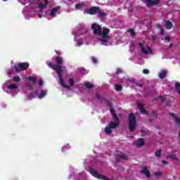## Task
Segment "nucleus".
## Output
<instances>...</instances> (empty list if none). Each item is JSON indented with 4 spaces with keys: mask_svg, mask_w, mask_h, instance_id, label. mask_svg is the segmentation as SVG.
<instances>
[{
    "mask_svg": "<svg viewBox=\"0 0 180 180\" xmlns=\"http://www.w3.org/2000/svg\"><path fill=\"white\" fill-rule=\"evenodd\" d=\"M47 65L58 73L60 85L63 86V88H66V89H70L71 86L65 85V83L64 82V78H63V75H60V70L58 65L53 64L51 62H50L47 64Z\"/></svg>",
    "mask_w": 180,
    "mask_h": 180,
    "instance_id": "nucleus-1",
    "label": "nucleus"
},
{
    "mask_svg": "<svg viewBox=\"0 0 180 180\" xmlns=\"http://www.w3.org/2000/svg\"><path fill=\"white\" fill-rule=\"evenodd\" d=\"M128 127L131 133L137 129V118L134 113H130L128 115Z\"/></svg>",
    "mask_w": 180,
    "mask_h": 180,
    "instance_id": "nucleus-2",
    "label": "nucleus"
},
{
    "mask_svg": "<svg viewBox=\"0 0 180 180\" xmlns=\"http://www.w3.org/2000/svg\"><path fill=\"white\" fill-rule=\"evenodd\" d=\"M29 63H20L17 65H15L14 68L15 72H20V71H26L29 68Z\"/></svg>",
    "mask_w": 180,
    "mask_h": 180,
    "instance_id": "nucleus-3",
    "label": "nucleus"
},
{
    "mask_svg": "<svg viewBox=\"0 0 180 180\" xmlns=\"http://www.w3.org/2000/svg\"><path fill=\"white\" fill-rule=\"evenodd\" d=\"M98 11H99V7L92 6L91 8H86L84 12V15H96Z\"/></svg>",
    "mask_w": 180,
    "mask_h": 180,
    "instance_id": "nucleus-4",
    "label": "nucleus"
},
{
    "mask_svg": "<svg viewBox=\"0 0 180 180\" xmlns=\"http://www.w3.org/2000/svg\"><path fill=\"white\" fill-rule=\"evenodd\" d=\"M91 29L92 30H94V34H96V36H102V27H101V25L96 23H94L91 25Z\"/></svg>",
    "mask_w": 180,
    "mask_h": 180,
    "instance_id": "nucleus-5",
    "label": "nucleus"
},
{
    "mask_svg": "<svg viewBox=\"0 0 180 180\" xmlns=\"http://www.w3.org/2000/svg\"><path fill=\"white\" fill-rule=\"evenodd\" d=\"M55 60H56V64H55V65H58L59 70H60V75H63V72H64V70H63V68L61 67V65H63L64 64V60H63V57L57 56L55 58Z\"/></svg>",
    "mask_w": 180,
    "mask_h": 180,
    "instance_id": "nucleus-6",
    "label": "nucleus"
},
{
    "mask_svg": "<svg viewBox=\"0 0 180 180\" xmlns=\"http://www.w3.org/2000/svg\"><path fill=\"white\" fill-rule=\"evenodd\" d=\"M138 46H139V47H140L143 54L147 55V54H150V53H153V50H151V48L150 46H147L146 49V48H144V46H143L144 44L141 42H139L138 44Z\"/></svg>",
    "mask_w": 180,
    "mask_h": 180,
    "instance_id": "nucleus-7",
    "label": "nucleus"
},
{
    "mask_svg": "<svg viewBox=\"0 0 180 180\" xmlns=\"http://www.w3.org/2000/svg\"><path fill=\"white\" fill-rule=\"evenodd\" d=\"M160 0H145V4L147 8H151L155 6V5H160Z\"/></svg>",
    "mask_w": 180,
    "mask_h": 180,
    "instance_id": "nucleus-8",
    "label": "nucleus"
},
{
    "mask_svg": "<svg viewBox=\"0 0 180 180\" xmlns=\"http://www.w3.org/2000/svg\"><path fill=\"white\" fill-rule=\"evenodd\" d=\"M115 122H110L109 123V127H110L111 129H116L117 127V126H119V124H120V121L119 120V118L114 119Z\"/></svg>",
    "mask_w": 180,
    "mask_h": 180,
    "instance_id": "nucleus-9",
    "label": "nucleus"
},
{
    "mask_svg": "<svg viewBox=\"0 0 180 180\" xmlns=\"http://www.w3.org/2000/svg\"><path fill=\"white\" fill-rule=\"evenodd\" d=\"M60 9H61V7L60 6L53 8L51 11L50 16H51L52 18H56V16H57L56 13L57 12H58V11H60Z\"/></svg>",
    "mask_w": 180,
    "mask_h": 180,
    "instance_id": "nucleus-10",
    "label": "nucleus"
},
{
    "mask_svg": "<svg viewBox=\"0 0 180 180\" xmlns=\"http://www.w3.org/2000/svg\"><path fill=\"white\" fill-rule=\"evenodd\" d=\"M110 32V29L103 27V30H101V36H103L104 37L109 38V33Z\"/></svg>",
    "mask_w": 180,
    "mask_h": 180,
    "instance_id": "nucleus-11",
    "label": "nucleus"
},
{
    "mask_svg": "<svg viewBox=\"0 0 180 180\" xmlns=\"http://www.w3.org/2000/svg\"><path fill=\"white\" fill-rule=\"evenodd\" d=\"M169 116H172V117H173L176 125L180 126V117H176V114L174 112H169Z\"/></svg>",
    "mask_w": 180,
    "mask_h": 180,
    "instance_id": "nucleus-12",
    "label": "nucleus"
},
{
    "mask_svg": "<svg viewBox=\"0 0 180 180\" xmlns=\"http://www.w3.org/2000/svg\"><path fill=\"white\" fill-rule=\"evenodd\" d=\"M140 174H143L146 178H150L151 176V173L147 167H144L142 170L140 171Z\"/></svg>",
    "mask_w": 180,
    "mask_h": 180,
    "instance_id": "nucleus-13",
    "label": "nucleus"
},
{
    "mask_svg": "<svg viewBox=\"0 0 180 180\" xmlns=\"http://www.w3.org/2000/svg\"><path fill=\"white\" fill-rule=\"evenodd\" d=\"M144 144V139H139L134 142V145L136 146V147H143Z\"/></svg>",
    "mask_w": 180,
    "mask_h": 180,
    "instance_id": "nucleus-14",
    "label": "nucleus"
},
{
    "mask_svg": "<svg viewBox=\"0 0 180 180\" xmlns=\"http://www.w3.org/2000/svg\"><path fill=\"white\" fill-rule=\"evenodd\" d=\"M110 39V37H105L104 36H102V38H98V41H101V44L103 46H108L105 43L108 42V39Z\"/></svg>",
    "mask_w": 180,
    "mask_h": 180,
    "instance_id": "nucleus-15",
    "label": "nucleus"
},
{
    "mask_svg": "<svg viewBox=\"0 0 180 180\" xmlns=\"http://www.w3.org/2000/svg\"><path fill=\"white\" fill-rule=\"evenodd\" d=\"M37 94H39V90H36L34 92L30 93L27 96L28 99H34V98H36V96H37Z\"/></svg>",
    "mask_w": 180,
    "mask_h": 180,
    "instance_id": "nucleus-16",
    "label": "nucleus"
},
{
    "mask_svg": "<svg viewBox=\"0 0 180 180\" xmlns=\"http://www.w3.org/2000/svg\"><path fill=\"white\" fill-rule=\"evenodd\" d=\"M46 95H47V91L45 90H41L40 94L37 93V98H39V99H43Z\"/></svg>",
    "mask_w": 180,
    "mask_h": 180,
    "instance_id": "nucleus-17",
    "label": "nucleus"
},
{
    "mask_svg": "<svg viewBox=\"0 0 180 180\" xmlns=\"http://www.w3.org/2000/svg\"><path fill=\"white\" fill-rule=\"evenodd\" d=\"M138 109L141 111V113H147V110H145L144 107L143 106V104L141 103H137Z\"/></svg>",
    "mask_w": 180,
    "mask_h": 180,
    "instance_id": "nucleus-18",
    "label": "nucleus"
},
{
    "mask_svg": "<svg viewBox=\"0 0 180 180\" xmlns=\"http://www.w3.org/2000/svg\"><path fill=\"white\" fill-rule=\"evenodd\" d=\"M117 161H120V160H127V155L126 154L117 155L115 157Z\"/></svg>",
    "mask_w": 180,
    "mask_h": 180,
    "instance_id": "nucleus-19",
    "label": "nucleus"
},
{
    "mask_svg": "<svg viewBox=\"0 0 180 180\" xmlns=\"http://www.w3.org/2000/svg\"><path fill=\"white\" fill-rule=\"evenodd\" d=\"M98 13L99 18H105V16H108V13H105L103 11L101 10L98 7V11L97 12Z\"/></svg>",
    "mask_w": 180,
    "mask_h": 180,
    "instance_id": "nucleus-20",
    "label": "nucleus"
},
{
    "mask_svg": "<svg viewBox=\"0 0 180 180\" xmlns=\"http://www.w3.org/2000/svg\"><path fill=\"white\" fill-rule=\"evenodd\" d=\"M165 26L168 30H169L172 27H174V25L169 20H166Z\"/></svg>",
    "mask_w": 180,
    "mask_h": 180,
    "instance_id": "nucleus-21",
    "label": "nucleus"
},
{
    "mask_svg": "<svg viewBox=\"0 0 180 180\" xmlns=\"http://www.w3.org/2000/svg\"><path fill=\"white\" fill-rule=\"evenodd\" d=\"M110 113H111V115H112L113 119H116V120L119 119V117H117V114H116V113L115 112V110L113 109V107H112L111 108H110Z\"/></svg>",
    "mask_w": 180,
    "mask_h": 180,
    "instance_id": "nucleus-22",
    "label": "nucleus"
},
{
    "mask_svg": "<svg viewBox=\"0 0 180 180\" xmlns=\"http://www.w3.org/2000/svg\"><path fill=\"white\" fill-rule=\"evenodd\" d=\"M84 86H85L86 89H94V88H95L94 84H92V83H91V82H86L84 84Z\"/></svg>",
    "mask_w": 180,
    "mask_h": 180,
    "instance_id": "nucleus-23",
    "label": "nucleus"
},
{
    "mask_svg": "<svg viewBox=\"0 0 180 180\" xmlns=\"http://www.w3.org/2000/svg\"><path fill=\"white\" fill-rule=\"evenodd\" d=\"M165 77H167V71H165V70H162V71L159 73V78H160L161 79H164V78H165Z\"/></svg>",
    "mask_w": 180,
    "mask_h": 180,
    "instance_id": "nucleus-24",
    "label": "nucleus"
},
{
    "mask_svg": "<svg viewBox=\"0 0 180 180\" xmlns=\"http://www.w3.org/2000/svg\"><path fill=\"white\" fill-rule=\"evenodd\" d=\"M105 131L106 134H108V136H110V134H112V128L109 126L105 127Z\"/></svg>",
    "mask_w": 180,
    "mask_h": 180,
    "instance_id": "nucleus-25",
    "label": "nucleus"
},
{
    "mask_svg": "<svg viewBox=\"0 0 180 180\" xmlns=\"http://www.w3.org/2000/svg\"><path fill=\"white\" fill-rule=\"evenodd\" d=\"M84 6H85V3L77 4L75 6V9H82V8H84Z\"/></svg>",
    "mask_w": 180,
    "mask_h": 180,
    "instance_id": "nucleus-26",
    "label": "nucleus"
},
{
    "mask_svg": "<svg viewBox=\"0 0 180 180\" xmlns=\"http://www.w3.org/2000/svg\"><path fill=\"white\" fill-rule=\"evenodd\" d=\"M8 89H11V91H13L15 89H18V85L13 84H10L7 86Z\"/></svg>",
    "mask_w": 180,
    "mask_h": 180,
    "instance_id": "nucleus-27",
    "label": "nucleus"
},
{
    "mask_svg": "<svg viewBox=\"0 0 180 180\" xmlns=\"http://www.w3.org/2000/svg\"><path fill=\"white\" fill-rule=\"evenodd\" d=\"M162 154V150L159 149L158 150L155 151V155L158 158H160L161 157V155Z\"/></svg>",
    "mask_w": 180,
    "mask_h": 180,
    "instance_id": "nucleus-28",
    "label": "nucleus"
},
{
    "mask_svg": "<svg viewBox=\"0 0 180 180\" xmlns=\"http://www.w3.org/2000/svg\"><path fill=\"white\" fill-rule=\"evenodd\" d=\"M102 101H105V102H106V105L107 106H108V108H113V105H112V102H110V101L107 100L106 98H102Z\"/></svg>",
    "mask_w": 180,
    "mask_h": 180,
    "instance_id": "nucleus-29",
    "label": "nucleus"
},
{
    "mask_svg": "<svg viewBox=\"0 0 180 180\" xmlns=\"http://www.w3.org/2000/svg\"><path fill=\"white\" fill-rule=\"evenodd\" d=\"M175 89H176L177 94H179V95L180 96V83L179 82L176 83Z\"/></svg>",
    "mask_w": 180,
    "mask_h": 180,
    "instance_id": "nucleus-30",
    "label": "nucleus"
},
{
    "mask_svg": "<svg viewBox=\"0 0 180 180\" xmlns=\"http://www.w3.org/2000/svg\"><path fill=\"white\" fill-rule=\"evenodd\" d=\"M28 81H32V84H36L37 79L36 77H33L32 76L27 77L26 78Z\"/></svg>",
    "mask_w": 180,
    "mask_h": 180,
    "instance_id": "nucleus-31",
    "label": "nucleus"
},
{
    "mask_svg": "<svg viewBox=\"0 0 180 180\" xmlns=\"http://www.w3.org/2000/svg\"><path fill=\"white\" fill-rule=\"evenodd\" d=\"M47 5H49V3L47 1H46V3L44 4H43V3H39L38 7L43 8H46L47 6Z\"/></svg>",
    "mask_w": 180,
    "mask_h": 180,
    "instance_id": "nucleus-32",
    "label": "nucleus"
},
{
    "mask_svg": "<svg viewBox=\"0 0 180 180\" xmlns=\"http://www.w3.org/2000/svg\"><path fill=\"white\" fill-rule=\"evenodd\" d=\"M128 32L130 33L131 36L133 37L136 36V31L134 29L128 30Z\"/></svg>",
    "mask_w": 180,
    "mask_h": 180,
    "instance_id": "nucleus-33",
    "label": "nucleus"
},
{
    "mask_svg": "<svg viewBox=\"0 0 180 180\" xmlns=\"http://www.w3.org/2000/svg\"><path fill=\"white\" fill-rule=\"evenodd\" d=\"M169 158H171L172 160H174V161H179V158H178V157H176V155L174 154L170 155Z\"/></svg>",
    "mask_w": 180,
    "mask_h": 180,
    "instance_id": "nucleus-34",
    "label": "nucleus"
},
{
    "mask_svg": "<svg viewBox=\"0 0 180 180\" xmlns=\"http://www.w3.org/2000/svg\"><path fill=\"white\" fill-rule=\"evenodd\" d=\"M15 82H20V77L19 76H15L13 79Z\"/></svg>",
    "mask_w": 180,
    "mask_h": 180,
    "instance_id": "nucleus-35",
    "label": "nucleus"
},
{
    "mask_svg": "<svg viewBox=\"0 0 180 180\" xmlns=\"http://www.w3.org/2000/svg\"><path fill=\"white\" fill-rule=\"evenodd\" d=\"M122 85H118V84L115 85V91H117L118 92H120V91H122Z\"/></svg>",
    "mask_w": 180,
    "mask_h": 180,
    "instance_id": "nucleus-36",
    "label": "nucleus"
},
{
    "mask_svg": "<svg viewBox=\"0 0 180 180\" xmlns=\"http://www.w3.org/2000/svg\"><path fill=\"white\" fill-rule=\"evenodd\" d=\"M155 176H158V177H160V176H162V173H161V172H156L155 174H154Z\"/></svg>",
    "mask_w": 180,
    "mask_h": 180,
    "instance_id": "nucleus-37",
    "label": "nucleus"
},
{
    "mask_svg": "<svg viewBox=\"0 0 180 180\" xmlns=\"http://www.w3.org/2000/svg\"><path fill=\"white\" fill-rule=\"evenodd\" d=\"M91 61L94 63V64H96L98 63V60L95 57L91 58Z\"/></svg>",
    "mask_w": 180,
    "mask_h": 180,
    "instance_id": "nucleus-38",
    "label": "nucleus"
},
{
    "mask_svg": "<svg viewBox=\"0 0 180 180\" xmlns=\"http://www.w3.org/2000/svg\"><path fill=\"white\" fill-rule=\"evenodd\" d=\"M152 116H153V117L157 118V117H158V114H157V112L153 111V112H152Z\"/></svg>",
    "mask_w": 180,
    "mask_h": 180,
    "instance_id": "nucleus-39",
    "label": "nucleus"
},
{
    "mask_svg": "<svg viewBox=\"0 0 180 180\" xmlns=\"http://www.w3.org/2000/svg\"><path fill=\"white\" fill-rule=\"evenodd\" d=\"M96 99H102V97L101 96V94H99V93L96 94Z\"/></svg>",
    "mask_w": 180,
    "mask_h": 180,
    "instance_id": "nucleus-40",
    "label": "nucleus"
},
{
    "mask_svg": "<svg viewBox=\"0 0 180 180\" xmlns=\"http://www.w3.org/2000/svg\"><path fill=\"white\" fill-rule=\"evenodd\" d=\"M69 84H70V86H72V85H74V79H70Z\"/></svg>",
    "mask_w": 180,
    "mask_h": 180,
    "instance_id": "nucleus-41",
    "label": "nucleus"
},
{
    "mask_svg": "<svg viewBox=\"0 0 180 180\" xmlns=\"http://www.w3.org/2000/svg\"><path fill=\"white\" fill-rule=\"evenodd\" d=\"M160 99L161 102H162V103L165 102V98H164V96H160Z\"/></svg>",
    "mask_w": 180,
    "mask_h": 180,
    "instance_id": "nucleus-42",
    "label": "nucleus"
},
{
    "mask_svg": "<svg viewBox=\"0 0 180 180\" xmlns=\"http://www.w3.org/2000/svg\"><path fill=\"white\" fill-rule=\"evenodd\" d=\"M122 72H123L122 69H117L116 74H122Z\"/></svg>",
    "mask_w": 180,
    "mask_h": 180,
    "instance_id": "nucleus-43",
    "label": "nucleus"
},
{
    "mask_svg": "<svg viewBox=\"0 0 180 180\" xmlns=\"http://www.w3.org/2000/svg\"><path fill=\"white\" fill-rule=\"evenodd\" d=\"M143 74H150V70H147V69H144L143 70Z\"/></svg>",
    "mask_w": 180,
    "mask_h": 180,
    "instance_id": "nucleus-44",
    "label": "nucleus"
},
{
    "mask_svg": "<svg viewBox=\"0 0 180 180\" xmlns=\"http://www.w3.org/2000/svg\"><path fill=\"white\" fill-rule=\"evenodd\" d=\"M38 85H39V86H41L43 85V80L40 79V80L39 81Z\"/></svg>",
    "mask_w": 180,
    "mask_h": 180,
    "instance_id": "nucleus-45",
    "label": "nucleus"
},
{
    "mask_svg": "<svg viewBox=\"0 0 180 180\" xmlns=\"http://www.w3.org/2000/svg\"><path fill=\"white\" fill-rule=\"evenodd\" d=\"M160 29V34H164V30L162 29V27H161V26H159Z\"/></svg>",
    "mask_w": 180,
    "mask_h": 180,
    "instance_id": "nucleus-46",
    "label": "nucleus"
},
{
    "mask_svg": "<svg viewBox=\"0 0 180 180\" xmlns=\"http://www.w3.org/2000/svg\"><path fill=\"white\" fill-rule=\"evenodd\" d=\"M152 41H155V40H157V37H155V36H152Z\"/></svg>",
    "mask_w": 180,
    "mask_h": 180,
    "instance_id": "nucleus-47",
    "label": "nucleus"
},
{
    "mask_svg": "<svg viewBox=\"0 0 180 180\" xmlns=\"http://www.w3.org/2000/svg\"><path fill=\"white\" fill-rule=\"evenodd\" d=\"M162 164H165L166 165H168V161L167 160H162Z\"/></svg>",
    "mask_w": 180,
    "mask_h": 180,
    "instance_id": "nucleus-48",
    "label": "nucleus"
},
{
    "mask_svg": "<svg viewBox=\"0 0 180 180\" xmlns=\"http://www.w3.org/2000/svg\"><path fill=\"white\" fill-rule=\"evenodd\" d=\"M165 40H171V37H165Z\"/></svg>",
    "mask_w": 180,
    "mask_h": 180,
    "instance_id": "nucleus-49",
    "label": "nucleus"
},
{
    "mask_svg": "<svg viewBox=\"0 0 180 180\" xmlns=\"http://www.w3.org/2000/svg\"><path fill=\"white\" fill-rule=\"evenodd\" d=\"M172 46H174V44H169V49L172 48Z\"/></svg>",
    "mask_w": 180,
    "mask_h": 180,
    "instance_id": "nucleus-50",
    "label": "nucleus"
},
{
    "mask_svg": "<svg viewBox=\"0 0 180 180\" xmlns=\"http://www.w3.org/2000/svg\"><path fill=\"white\" fill-rule=\"evenodd\" d=\"M84 71H85V69H84V68H80V72H84Z\"/></svg>",
    "mask_w": 180,
    "mask_h": 180,
    "instance_id": "nucleus-51",
    "label": "nucleus"
},
{
    "mask_svg": "<svg viewBox=\"0 0 180 180\" xmlns=\"http://www.w3.org/2000/svg\"><path fill=\"white\" fill-rule=\"evenodd\" d=\"M27 86L32 89V84H27Z\"/></svg>",
    "mask_w": 180,
    "mask_h": 180,
    "instance_id": "nucleus-52",
    "label": "nucleus"
},
{
    "mask_svg": "<svg viewBox=\"0 0 180 180\" xmlns=\"http://www.w3.org/2000/svg\"><path fill=\"white\" fill-rule=\"evenodd\" d=\"M137 86H139L140 88H141V86H143L142 84H137Z\"/></svg>",
    "mask_w": 180,
    "mask_h": 180,
    "instance_id": "nucleus-53",
    "label": "nucleus"
},
{
    "mask_svg": "<svg viewBox=\"0 0 180 180\" xmlns=\"http://www.w3.org/2000/svg\"><path fill=\"white\" fill-rule=\"evenodd\" d=\"M38 16H39V18H43V15H41V14H38Z\"/></svg>",
    "mask_w": 180,
    "mask_h": 180,
    "instance_id": "nucleus-54",
    "label": "nucleus"
},
{
    "mask_svg": "<svg viewBox=\"0 0 180 180\" xmlns=\"http://www.w3.org/2000/svg\"><path fill=\"white\" fill-rule=\"evenodd\" d=\"M44 1H45V4H46V2H48V3H49V1H48V0H44Z\"/></svg>",
    "mask_w": 180,
    "mask_h": 180,
    "instance_id": "nucleus-55",
    "label": "nucleus"
},
{
    "mask_svg": "<svg viewBox=\"0 0 180 180\" xmlns=\"http://www.w3.org/2000/svg\"><path fill=\"white\" fill-rule=\"evenodd\" d=\"M179 137H180V131H179Z\"/></svg>",
    "mask_w": 180,
    "mask_h": 180,
    "instance_id": "nucleus-56",
    "label": "nucleus"
},
{
    "mask_svg": "<svg viewBox=\"0 0 180 180\" xmlns=\"http://www.w3.org/2000/svg\"><path fill=\"white\" fill-rule=\"evenodd\" d=\"M3 1H8V0H3Z\"/></svg>",
    "mask_w": 180,
    "mask_h": 180,
    "instance_id": "nucleus-57",
    "label": "nucleus"
},
{
    "mask_svg": "<svg viewBox=\"0 0 180 180\" xmlns=\"http://www.w3.org/2000/svg\"><path fill=\"white\" fill-rule=\"evenodd\" d=\"M39 12H41V10H40Z\"/></svg>",
    "mask_w": 180,
    "mask_h": 180,
    "instance_id": "nucleus-58",
    "label": "nucleus"
}]
</instances>
